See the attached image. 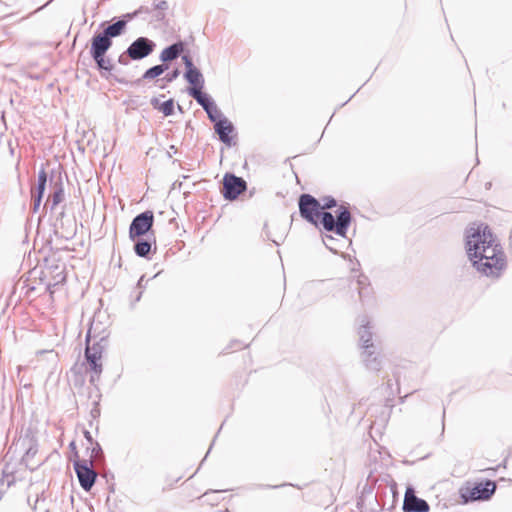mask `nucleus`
Returning <instances> with one entry per match:
<instances>
[{
  "mask_svg": "<svg viewBox=\"0 0 512 512\" xmlns=\"http://www.w3.org/2000/svg\"><path fill=\"white\" fill-rule=\"evenodd\" d=\"M467 253L473 266L486 276H498L505 266V256L501 246L488 226L478 227L467 235Z\"/></svg>",
  "mask_w": 512,
  "mask_h": 512,
  "instance_id": "1",
  "label": "nucleus"
},
{
  "mask_svg": "<svg viewBox=\"0 0 512 512\" xmlns=\"http://www.w3.org/2000/svg\"><path fill=\"white\" fill-rule=\"evenodd\" d=\"M299 212L307 222L318 225L320 221L324 230L335 232L345 237L351 224L352 216L347 206L341 205L336 218L328 211H321V203L310 194H301L298 200Z\"/></svg>",
  "mask_w": 512,
  "mask_h": 512,
  "instance_id": "2",
  "label": "nucleus"
},
{
  "mask_svg": "<svg viewBox=\"0 0 512 512\" xmlns=\"http://www.w3.org/2000/svg\"><path fill=\"white\" fill-rule=\"evenodd\" d=\"M372 327L366 316L360 318V328L358 330L359 343L362 349L361 358L368 370L379 371L381 368V360L377 353V347L372 342Z\"/></svg>",
  "mask_w": 512,
  "mask_h": 512,
  "instance_id": "3",
  "label": "nucleus"
},
{
  "mask_svg": "<svg viewBox=\"0 0 512 512\" xmlns=\"http://www.w3.org/2000/svg\"><path fill=\"white\" fill-rule=\"evenodd\" d=\"M496 491V483L486 480L479 483L467 482L459 489V495L463 503L489 500Z\"/></svg>",
  "mask_w": 512,
  "mask_h": 512,
  "instance_id": "4",
  "label": "nucleus"
},
{
  "mask_svg": "<svg viewBox=\"0 0 512 512\" xmlns=\"http://www.w3.org/2000/svg\"><path fill=\"white\" fill-rule=\"evenodd\" d=\"M81 488L90 491L97 479V472L93 469L92 460H75L73 463Z\"/></svg>",
  "mask_w": 512,
  "mask_h": 512,
  "instance_id": "5",
  "label": "nucleus"
},
{
  "mask_svg": "<svg viewBox=\"0 0 512 512\" xmlns=\"http://www.w3.org/2000/svg\"><path fill=\"white\" fill-rule=\"evenodd\" d=\"M154 223V215L152 211H145L135 216L129 227V238L135 240L146 235Z\"/></svg>",
  "mask_w": 512,
  "mask_h": 512,
  "instance_id": "6",
  "label": "nucleus"
},
{
  "mask_svg": "<svg viewBox=\"0 0 512 512\" xmlns=\"http://www.w3.org/2000/svg\"><path fill=\"white\" fill-rule=\"evenodd\" d=\"M154 41L147 37H138L127 48V54L133 61H138L149 56L155 49Z\"/></svg>",
  "mask_w": 512,
  "mask_h": 512,
  "instance_id": "7",
  "label": "nucleus"
},
{
  "mask_svg": "<svg viewBox=\"0 0 512 512\" xmlns=\"http://www.w3.org/2000/svg\"><path fill=\"white\" fill-rule=\"evenodd\" d=\"M127 22L125 20H117L116 22L108 25L101 33L95 34L91 42L97 43L100 45H104L105 47H111L113 42L112 38L120 36L125 27Z\"/></svg>",
  "mask_w": 512,
  "mask_h": 512,
  "instance_id": "8",
  "label": "nucleus"
},
{
  "mask_svg": "<svg viewBox=\"0 0 512 512\" xmlns=\"http://www.w3.org/2000/svg\"><path fill=\"white\" fill-rule=\"evenodd\" d=\"M246 181L234 174L227 173L223 178V196L226 200H235L246 190Z\"/></svg>",
  "mask_w": 512,
  "mask_h": 512,
  "instance_id": "9",
  "label": "nucleus"
},
{
  "mask_svg": "<svg viewBox=\"0 0 512 512\" xmlns=\"http://www.w3.org/2000/svg\"><path fill=\"white\" fill-rule=\"evenodd\" d=\"M182 61L186 68L184 78L191 85L189 89L202 90L205 80L200 70L194 66L193 61L189 55H183Z\"/></svg>",
  "mask_w": 512,
  "mask_h": 512,
  "instance_id": "10",
  "label": "nucleus"
},
{
  "mask_svg": "<svg viewBox=\"0 0 512 512\" xmlns=\"http://www.w3.org/2000/svg\"><path fill=\"white\" fill-rule=\"evenodd\" d=\"M110 48L111 47H105L104 45L91 42L90 55L95 61L97 68L101 71L102 75L104 72L111 73L113 70V64L111 60L105 57L107 51Z\"/></svg>",
  "mask_w": 512,
  "mask_h": 512,
  "instance_id": "11",
  "label": "nucleus"
},
{
  "mask_svg": "<svg viewBox=\"0 0 512 512\" xmlns=\"http://www.w3.org/2000/svg\"><path fill=\"white\" fill-rule=\"evenodd\" d=\"M402 509L404 512H429L430 506L428 502L415 495L413 488H407Z\"/></svg>",
  "mask_w": 512,
  "mask_h": 512,
  "instance_id": "12",
  "label": "nucleus"
},
{
  "mask_svg": "<svg viewBox=\"0 0 512 512\" xmlns=\"http://www.w3.org/2000/svg\"><path fill=\"white\" fill-rule=\"evenodd\" d=\"M94 329V324H92L87 332L85 349H89L92 354L102 358V355L107 348V337L101 336L95 340L96 336H92Z\"/></svg>",
  "mask_w": 512,
  "mask_h": 512,
  "instance_id": "13",
  "label": "nucleus"
},
{
  "mask_svg": "<svg viewBox=\"0 0 512 512\" xmlns=\"http://www.w3.org/2000/svg\"><path fill=\"white\" fill-rule=\"evenodd\" d=\"M85 360L88 370L91 372L89 382L95 385L103 371L102 358L92 354L89 349H85Z\"/></svg>",
  "mask_w": 512,
  "mask_h": 512,
  "instance_id": "14",
  "label": "nucleus"
},
{
  "mask_svg": "<svg viewBox=\"0 0 512 512\" xmlns=\"http://www.w3.org/2000/svg\"><path fill=\"white\" fill-rule=\"evenodd\" d=\"M214 130L218 134L220 141L227 145H231V133L234 132V126L226 117H222V119H219L218 122H216Z\"/></svg>",
  "mask_w": 512,
  "mask_h": 512,
  "instance_id": "15",
  "label": "nucleus"
},
{
  "mask_svg": "<svg viewBox=\"0 0 512 512\" xmlns=\"http://www.w3.org/2000/svg\"><path fill=\"white\" fill-rule=\"evenodd\" d=\"M183 51L184 44L183 42L179 41L163 49L159 58L163 64H166L167 62H171L177 59L183 53Z\"/></svg>",
  "mask_w": 512,
  "mask_h": 512,
  "instance_id": "16",
  "label": "nucleus"
},
{
  "mask_svg": "<svg viewBox=\"0 0 512 512\" xmlns=\"http://www.w3.org/2000/svg\"><path fill=\"white\" fill-rule=\"evenodd\" d=\"M47 183V173L44 168H42L38 173V180H37V186H36V192L33 193V202H34V211H37L41 201L42 197L45 192V187Z\"/></svg>",
  "mask_w": 512,
  "mask_h": 512,
  "instance_id": "17",
  "label": "nucleus"
},
{
  "mask_svg": "<svg viewBox=\"0 0 512 512\" xmlns=\"http://www.w3.org/2000/svg\"><path fill=\"white\" fill-rule=\"evenodd\" d=\"M356 284L360 302L363 305L369 303L372 299V287L368 282V278L364 275H360Z\"/></svg>",
  "mask_w": 512,
  "mask_h": 512,
  "instance_id": "18",
  "label": "nucleus"
},
{
  "mask_svg": "<svg viewBox=\"0 0 512 512\" xmlns=\"http://www.w3.org/2000/svg\"><path fill=\"white\" fill-rule=\"evenodd\" d=\"M188 93L197 101L204 111L215 105L214 100L208 94L202 92V90L188 89Z\"/></svg>",
  "mask_w": 512,
  "mask_h": 512,
  "instance_id": "19",
  "label": "nucleus"
},
{
  "mask_svg": "<svg viewBox=\"0 0 512 512\" xmlns=\"http://www.w3.org/2000/svg\"><path fill=\"white\" fill-rule=\"evenodd\" d=\"M16 482V476L14 474V468L10 464H5L2 469V476L0 478V486L5 490L10 488Z\"/></svg>",
  "mask_w": 512,
  "mask_h": 512,
  "instance_id": "20",
  "label": "nucleus"
},
{
  "mask_svg": "<svg viewBox=\"0 0 512 512\" xmlns=\"http://www.w3.org/2000/svg\"><path fill=\"white\" fill-rule=\"evenodd\" d=\"M64 199V190L61 182H57L53 186V192L50 198L47 200V204L51 205V209L53 210L59 203H61Z\"/></svg>",
  "mask_w": 512,
  "mask_h": 512,
  "instance_id": "21",
  "label": "nucleus"
},
{
  "mask_svg": "<svg viewBox=\"0 0 512 512\" xmlns=\"http://www.w3.org/2000/svg\"><path fill=\"white\" fill-rule=\"evenodd\" d=\"M152 243L148 240L138 239L134 244L135 254L139 257H148L151 252Z\"/></svg>",
  "mask_w": 512,
  "mask_h": 512,
  "instance_id": "22",
  "label": "nucleus"
},
{
  "mask_svg": "<svg viewBox=\"0 0 512 512\" xmlns=\"http://www.w3.org/2000/svg\"><path fill=\"white\" fill-rule=\"evenodd\" d=\"M167 69L168 65L163 63L152 66L144 72L142 78L145 80L154 79L163 74Z\"/></svg>",
  "mask_w": 512,
  "mask_h": 512,
  "instance_id": "23",
  "label": "nucleus"
},
{
  "mask_svg": "<svg viewBox=\"0 0 512 512\" xmlns=\"http://www.w3.org/2000/svg\"><path fill=\"white\" fill-rule=\"evenodd\" d=\"M205 112L207 113L209 120L213 122L214 125L216 124V122H218L219 119H222V117H224L221 110L217 107L216 104L210 107L209 109H206Z\"/></svg>",
  "mask_w": 512,
  "mask_h": 512,
  "instance_id": "24",
  "label": "nucleus"
},
{
  "mask_svg": "<svg viewBox=\"0 0 512 512\" xmlns=\"http://www.w3.org/2000/svg\"><path fill=\"white\" fill-rule=\"evenodd\" d=\"M159 111H161L165 116H170L174 113V100L169 99L161 103L159 106Z\"/></svg>",
  "mask_w": 512,
  "mask_h": 512,
  "instance_id": "25",
  "label": "nucleus"
},
{
  "mask_svg": "<svg viewBox=\"0 0 512 512\" xmlns=\"http://www.w3.org/2000/svg\"><path fill=\"white\" fill-rule=\"evenodd\" d=\"M336 241L337 240L335 238H333L332 236H330V235H326L323 238L324 245L326 246L327 249H329L333 253H337V248L335 247V242Z\"/></svg>",
  "mask_w": 512,
  "mask_h": 512,
  "instance_id": "26",
  "label": "nucleus"
},
{
  "mask_svg": "<svg viewBox=\"0 0 512 512\" xmlns=\"http://www.w3.org/2000/svg\"><path fill=\"white\" fill-rule=\"evenodd\" d=\"M322 201L323 204H321V211L334 208L337 205L336 200L331 196L324 197Z\"/></svg>",
  "mask_w": 512,
  "mask_h": 512,
  "instance_id": "27",
  "label": "nucleus"
},
{
  "mask_svg": "<svg viewBox=\"0 0 512 512\" xmlns=\"http://www.w3.org/2000/svg\"><path fill=\"white\" fill-rule=\"evenodd\" d=\"M180 75V71L179 69H174L172 70L171 72L167 73L163 80H165L166 82L170 83V82H173L176 78H178V76Z\"/></svg>",
  "mask_w": 512,
  "mask_h": 512,
  "instance_id": "28",
  "label": "nucleus"
},
{
  "mask_svg": "<svg viewBox=\"0 0 512 512\" xmlns=\"http://www.w3.org/2000/svg\"><path fill=\"white\" fill-rule=\"evenodd\" d=\"M144 282H145V276L143 275V276L140 277V279L138 280V283H137V288H139L140 291H139L138 295L135 298L136 302L140 301V299H141L142 291L145 288V283Z\"/></svg>",
  "mask_w": 512,
  "mask_h": 512,
  "instance_id": "29",
  "label": "nucleus"
},
{
  "mask_svg": "<svg viewBox=\"0 0 512 512\" xmlns=\"http://www.w3.org/2000/svg\"><path fill=\"white\" fill-rule=\"evenodd\" d=\"M130 56H128L127 54V50L124 51L119 57H118V62L122 65H128L129 61H130Z\"/></svg>",
  "mask_w": 512,
  "mask_h": 512,
  "instance_id": "30",
  "label": "nucleus"
},
{
  "mask_svg": "<svg viewBox=\"0 0 512 512\" xmlns=\"http://www.w3.org/2000/svg\"><path fill=\"white\" fill-rule=\"evenodd\" d=\"M99 455L103 456V451L99 443H95L94 447L92 448V457H98Z\"/></svg>",
  "mask_w": 512,
  "mask_h": 512,
  "instance_id": "31",
  "label": "nucleus"
},
{
  "mask_svg": "<svg viewBox=\"0 0 512 512\" xmlns=\"http://www.w3.org/2000/svg\"><path fill=\"white\" fill-rule=\"evenodd\" d=\"M168 7H169V5H168V2H167L166 0H161V1H159V2L156 4V6H155V8H156V9H158V10H162V11L167 10V9H168Z\"/></svg>",
  "mask_w": 512,
  "mask_h": 512,
  "instance_id": "32",
  "label": "nucleus"
},
{
  "mask_svg": "<svg viewBox=\"0 0 512 512\" xmlns=\"http://www.w3.org/2000/svg\"><path fill=\"white\" fill-rule=\"evenodd\" d=\"M150 104L152 105V107L154 109H157V110H159V106H161V103H160V101H159V99L157 97H153L150 100Z\"/></svg>",
  "mask_w": 512,
  "mask_h": 512,
  "instance_id": "33",
  "label": "nucleus"
},
{
  "mask_svg": "<svg viewBox=\"0 0 512 512\" xmlns=\"http://www.w3.org/2000/svg\"><path fill=\"white\" fill-rule=\"evenodd\" d=\"M84 436H85L86 440L89 443L93 444V438H92V435H91V433L89 431H85L84 432Z\"/></svg>",
  "mask_w": 512,
  "mask_h": 512,
  "instance_id": "34",
  "label": "nucleus"
},
{
  "mask_svg": "<svg viewBox=\"0 0 512 512\" xmlns=\"http://www.w3.org/2000/svg\"><path fill=\"white\" fill-rule=\"evenodd\" d=\"M5 492L6 490L2 486H0V500L2 499Z\"/></svg>",
  "mask_w": 512,
  "mask_h": 512,
  "instance_id": "35",
  "label": "nucleus"
},
{
  "mask_svg": "<svg viewBox=\"0 0 512 512\" xmlns=\"http://www.w3.org/2000/svg\"><path fill=\"white\" fill-rule=\"evenodd\" d=\"M163 18H164V14H159V15H157V19H158V20H162Z\"/></svg>",
  "mask_w": 512,
  "mask_h": 512,
  "instance_id": "36",
  "label": "nucleus"
},
{
  "mask_svg": "<svg viewBox=\"0 0 512 512\" xmlns=\"http://www.w3.org/2000/svg\"><path fill=\"white\" fill-rule=\"evenodd\" d=\"M98 412H99V411H98V410H96V409H93V410H92V414H93V415L97 414Z\"/></svg>",
  "mask_w": 512,
  "mask_h": 512,
  "instance_id": "37",
  "label": "nucleus"
},
{
  "mask_svg": "<svg viewBox=\"0 0 512 512\" xmlns=\"http://www.w3.org/2000/svg\"><path fill=\"white\" fill-rule=\"evenodd\" d=\"M272 241L276 244V245H279V242L275 239H272Z\"/></svg>",
  "mask_w": 512,
  "mask_h": 512,
  "instance_id": "38",
  "label": "nucleus"
}]
</instances>
